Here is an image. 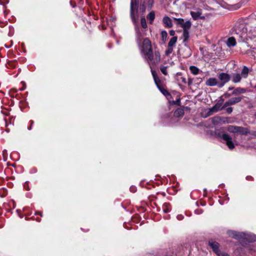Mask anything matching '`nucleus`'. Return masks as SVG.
<instances>
[{
  "mask_svg": "<svg viewBox=\"0 0 256 256\" xmlns=\"http://www.w3.org/2000/svg\"><path fill=\"white\" fill-rule=\"evenodd\" d=\"M163 120L167 123V125L172 126L178 121V120L172 113H169L164 116Z\"/></svg>",
  "mask_w": 256,
  "mask_h": 256,
  "instance_id": "nucleus-9",
  "label": "nucleus"
},
{
  "mask_svg": "<svg viewBox=\"0 0 256 256\" xmlns=\"http://www.w3.org/2000/svg\"><path fill=\"white\" fill-rule=\"evenodd\" d=\"M152 74L153 76L156 84V85L158 90L161 92L166 97L168 96H170V94L169 93V92L167 90L163 88L160 85V80L156 72L154 70H152Z\"/></svg>",
  "mask_w": 256,
  "mask_h": 256,
  "instance_id": "nucleus-5",
  "label": "nucleus"
},
{
  "mask_svg": "<svg viewBox=\"0 0 256 256\" xmlns=\"http://www.w3.org/2000/svg\"><path fill=\"white\" fill-rule=\"evenodd\" d=\"M256 38V28H252L248 33V38L252 39Z\"/></svg>",
  "mask_w": 256,
  "mask_h": 256,
  "instance_id": "nucleus-22",
  "label": "nucleus"
},
{
  "mask_svg": "<svg viewBox=\"0 0 256 256\" xmlns=\"http://www.w3.org/2000/svg\"><path fill=\"white\" fill-rule=\"evenodd\" d=\"M227 234L230 238L238 240H244V236H245V232H240L232 230H228L226 232Z\"/></svg>",
  "mask_w": 256,
  "mask_h": 256,
  "instance_id": "nucleus-8",
  "label": "nucleus"
},
{
  "mask_svg": "<svg viewBox=\"0 0 256 256\" xmlns=\"http://www.w3.org/2000/svg\"><path fill=\"white\" fill-rule=\"evenodd\" d=\"M219 202L220 203V204H223L222 203V202H220V200H219Z\"/></svg>",
  "mask_w": 256,
  "mask_h": 256,
  "instance_id": "nucleus-52",
  "label": "nucleus"
},
{
  "mask_svg": "<svg viewBox=\"0 0 256 256\" xmlns=\"http://www.w3.org/2000/svg\"><path fill=\"white\" fill-rule=\"evenodd\" d=\"M184 111L182 108L176 109L174 114V116H176V118H178V117H182L184 116Z\"/></svg>",
  "mask_w": 256,
  "mask_h": 256,
  "instance_id": "nucleus-25",
  "label": "nucleus"
},
{
  "mask_svg": "<svg viewBox=\"0 0 256 256\" xmlns=\"http://www.w3.org/2000/svg\"><path fill=\"white\" fill-rule=\"evenodd\" d=\"M202 206H205L206 204H202Z\"/></svg>",
  "mask_w": 256,
  "mask_h": 256,
  "instance_id": "nucleus-55",
  "label": "nucleus"
},
{
  "mask_svg": "<svg viewBox=\"0 0 256 256\" xmlns=\"http://www.w3.org/2000/svg\"><path fill=\"white\" fill-rule=\"evenodd\" d=\"M190 83H192V82H191V80H190L188 84H190Z\"/></svg>",
  "mask_w": 256,
  "mask_h": 256,
  "instance_id": "nucleus-53",
  "label": "nucleus"
},
{
  "mask_svg": "<svg viewBox=\"0 0 256 256\" xmlns=\"http://www.w3.org/2000/svg\"><path fill=\"white\" fill-rule=\"evenodd\" d=\"M206 84L210 86H217L218 87V82L216 78H210L206 80Z\"/></svg>",
  "mask_w": 256,
  "mask_h": 256,
  "instance_id": "nucleus-16",
  "label": "nucleus"
},
{
  "mask_svg": "<svg viewBox=\"0 0 256 256\" xmlns=\"http://www.w3.org/2000/svg\"><path fill=\"white\" fill-rule=\"evenodd\" d=\"M236 40H237V38H236V36H234L229 38L226 42V44L228 46L231 47V46H234L236 44Z\"/></svg>",
  "mask_w": 256,
  "mask_h": 256,
  "instance_id": "nucleus-19",
  "label": "nucleus"
},
{
  "mask_svg": "<svg viewBox=\"0 0 256 256\" xmlns=\"http://www.w3.org/2000/svg\"><path fill=\"white\" fill-rule=\"evenodd\" d=\"M224 102V99L222 98H220V99L217 102L218 104H220V106H222V104Z\"/></svg>",
  "mask_w": 256,
  "mask_h": 256,
  "instance_id": "nucleus-42",
  "label": "nucleus"
},
{
  "mask_svg": "<svg viewBox=\"0 0 256 256\" xmlns=\"http://www.w3.org/2000/svg\"><path fill=\"white\" fill-rule=\"evenodd\" d=\"M139 0H130V14L132 20L133 22H135L136 21L135 16H134V10L136 11L138 10V5Z\"/></svg>",
  "mask_w": 256,
  "mask_h": 256,
  "instance_id": "nucleus-10",
  "label": "nucleus"
},
{
  "mask_svg": "<svg viewBox=\"0 0 256 256\" xmlns=\"http://www.w3.org/2000/svg\"><path fill=\"white\" fill-rule=\"evenodd\" d=\"M238 126H228L227 127L226 130L232 133H236V128H238Z\"/></svg>",
  "mask_w": 256,
  "mask_h": 256,
  "instance_id": "nucleus-31",
  "label": "nucleus"
},
{
  "mask_svg": "<svg viewBox=\"0 0 256 256\" xmlns=\"http://www.w3.org/2000/svg\"><path fill=\"white\" fill-rule=\"evenodd\" d=\"M161 36L162 40H165L167 38L168 34L166 31L163 30L161 32Z\"/></svg>",
  "mask_w": 256,
  "mask_h": 256,
  "instance_id": "nucleus-37",
  "label": "nucleus"
},
{
  "mask_svg": "<svg viewBox=\"0 0 256 256\" xmlns=\"http://www.w3.org/2000/svg\"><path fill=\"white\" fill-rule=\"evenodd\" d=\"M232 94H230V93H228V92H226L224 94V96H226V97H230L231 96H232Z\"/></svg>",
  "mask_w": 256,
  "mask_h": 256,
  "instance_id": "nucleus-44",
  "label": "nucleus"
},
{
  "mask_svg": "<svg viewBox=\"0 0 256 256\" xmlns=\"http://www.w3.org/2000/svg\"><path fill=\"white\" fill-rule=\"evenodd\" d=\"M220 256H230L226 252H222Z\"/></svg>",
  "mask_w": 256,
  "mask_h": 256,
  "instance_id": "nucleus-45",
  "label": "nucleus"
},
{
  "mask_svg": "<svg viewBox=\"0 0 256 256\" xmlns=\"http://www.w3.org/2000/svg\"><path fill=\"white\" fill-rule=\"evenodd\" d=\"M33 122L32 121V122H31V125L33 124Z\"/></svg>",
  "mask_w": 256,
  "mask_h": 256,
  "instance_id": "nucleus-56",
  "label": "nucleus"
},
{
  "mask_svg": "<svg viewBox=\"0 0 256 256\" xmlns=\"http://www.w3.org/2000/svg\"><path fill=\"white\" fill-rule=\"evenodd\" d=\"M144 56L149 64L151 70H153L151 64L156 65L158 64L160 60V54L158 52H155L154 54L152 51Z\"/></svg>",
  "mask_w": 256,
  "mask_h": 256,
  "instance_id": "nucleus-4",
  "label": "nucleus"
},
{
  "mask_svg": "<svg viewBox=\"0 0 256 256\" xmlns=\"http://www.w3.org/2000/svg\"><path fill=\"white\" fill-rule=\"evenodd\" d=\"M212 122L214 124H217L221 122L228 123L226 120L220 116L213 117L212 118Z\"/></svg>",
  "mask_w": 256,
  "mask_h": 256,
  "instance_id": "nucleus-17",
  "label": "nucleus"
},
{
  "mask_svg": "<svg viewBox=\"0 0 256 256\" xmlns=\"http://www.w3.org/2000/svg\"><path fill=\"white\" fill-rule=\"evenodd\" d=\"M215 134L218 138H222L230 150L234 148V144L232 140V137L228 134L224 133L223 128L216 129Z\"/></svg>",
  "mask_w": 256,
  "mask_h": 256,
  "instance_id": "nucleus-2",
  "label": "nucleus"
},
{
  "mask_svg": "<svg viewBox=\"0 0 256 256\" xmlns=\"http://www.w3.org/2000/svg\"><path fill=\"white\" fill-rule=\"evenodd\" d=\"M140 49L142 52L144 56L152 51L151 42L148 38H144V40Z\"/></svg>",
  "mask_w": 256,
  "mask_h": 256,
  "instance_id": "nucleus-6",
  "label": "nucleus"
},
{
  "mask_svg": "<svg viewBox=\"0 0 256 256\" xmlns=\"http://www.w3.org/2000/svg\"><path fill=\"white\" fill-rule=\"evenodd\" d=\"M136 190V187L134 186H132L130 188V190L132 192H134Z\"/></svg>",
  "mask_w": 256,
  "mask_h": 256,
  "instance_id": "nucleus-41",
  "label": "nucleus"
},
{
  "mask_svg": "<svg viewBox=\"0 0 256 256\" xmlns=\"http://www.w3.org/2000/svg\"><path fill=\"white\" fill-rule=\"evenodd\" d=\"M190 15L194 20H197L198 18L202 19L204 18V16H201L202 12L201 10H198L196 12L191 11Z\"/></svg>",
  "mask_w": 256,
  "mask_h": 256,
  "instance_id": "nucleus-15",
  "label": "nucleus"
},
{
  "mask_svg": "<svg viewBox=\"0 0 256 256\" xmlns=\"http://www.w3.org/2000/svg\"><path fill=\"white\" fill-rule=\"evenodd\" d=\"M236 133L240 134L242 135H246L250 133V131L248 128L238 126V128H236Z\"/></svg>",
  "mask_w": 256,
  "mask_h": 256,
  "instance_id": "nucleus-18",
  "label": "nucleus"
},
{
  "mask_svg": "<svg viewBox=\"0 0 256 256\" xmlns=\"http://www.w3.org/2000/svg\"><path fill=\"white\" fill-rule=\"evenodd\" d=\"M162 208V210L164 213H168L171 210L170 205L168 203L164 204Z\"/></svg>",
  "mask_w": 256,
  "mask_h": 256,
  "instance_id": "nucleus-26",
  "label": "nucleus"
},
{
  "mask_svg": "<svg viewBox=\"0 0 256 256\" xmlns=\"http://www.w3.org/2000/svg\"><path fill=\"white\" fill-rule=\"evenodd\" d=\"M182 36L183 42H187L190 37L188 30H183Z\"/></svg>",
  "mask_w": 256,
  "mask_h": 256,
  "instance_id": "nucleus-28",
  "label": "nucleus"
},
{
  "mask_svg": "<svg viewBox=\"0 0 256 256\" xmlns=\"http://www.w3.org/2000/svg\"><path fill=\"white\" fill-rule=\"evenodd\" d=\"M147 3L148 6L149 8H151L154 2V0H145Z\"/></svg>",
  "mask_w": 256,
  "mask_h": 256,
  "instance_id": "nucleus-35",
  "label": "nucleus"
},
{
  "mask_svg": "<svg viewBox=\"0 0 256 256\" xmlns=\"http://www.w3.org/2000/svg\"><path fill=\"white\" fill-rule=\"evenodd\" d=\"M246 89L242 88H235L234 91L232 92V95H236L238 94H241L246 92Z\"/></svg>",
  "mask_w": 256,
  "mask_h": 256,
  "instance_id": "nucleus-24",
  "label": "nucleus"
},
{
  "mask_svg": "<svg viewBox=\"0 0 256 256\" xmlns=\"http://www.w3.org/2000/svg\"><path fill=\"white\" fill-rule=\"evenodd\" d=\"M226 107H224V106H221L220 104L216 103L212 108L209 109V111L208 112V116H210L212 114V112H218L222 110L225 108Z\"/></svg>",
  "mask_w": 256,
  "mask_h": 256,
  "instance_id": "nucleus-14",
  "label": "nucleus"
},
{
  "mask_svg": "<svg viewBox=\"0 0 256 256\" xmlns=\"http://www.w3.org/2000/svg\"><path fill=\"white\" fill-rule=\"evenodd\" d=\"M203 212V210L202 209H197L194 210V213L196 214H200Z\"/></svg>",
  "mask_w": 256,
  "mask_h": 256,
  "instance_id": "nucleus-38",
  "label": "nucleus"
},
{
  "mask_svg": "<svg viewBox=\"0 0 256 256\" xmlns=\"http://www.w3.org/2000/svg\"><path fill=\"white\" fill-rule=\"evenodd\" d=\"M208 244L212 249L213 251L218 256H220L221 253L219 250V244L218 242L214 241H209Z\"/></svg>",
  "mask_w": 256,
  "mask_h": 256,
  "instance_id": "nucleus-12",
  "label": "nucleus"
},
{
  "mask_svg": "<svg viewBox=\"0 0 256 256\" xmlns=\"http://www.w3.org/2000/svg\"><path fill=\"white\" fill-rule=\"evenodd\" d=\"M162 22L165 26L167 28H170L172 26V20L168 16H164L162 19Z\"/></svg>",
  "mask_w": 256,
  "mask_h": 256,
  "instance_id": "nucleus-20",
  "label": "nucleus"
},
{
  "mask_svg": "<svg viewBox=\"0 0 256 256\" xmlns=\"http://www.w3.org/2000/svg\"><path fill=\"white\" fill-rule=\"evenodd\" d=\"M38 214V213H37ZM38 214H40V216H42V212H38Z\"/></svg>",
  "mask_w": 256,
  "mask_h": 256,
  "instance_id": "nucleus-51",
  "label": "nucleus"
},
{
  "mask_svg": "<svg viewBox=\"0 0 256 256\" xmlns=\"http://www.w3.org/2000/svg\"><path fill=\"white\" fill-rule=\"evenodd\" d=\"M184 216L182 214H178L176 218L178 220H181L184 218Z\"/></svg>",
  "mask_w": 256,
  "mask_h": 256,
  "instance_id": "nucleus-40",
  "label": "nucleus"
},
{
  "mask_svg": "<svg viewBox=\"0 0 256 256\" xmlns=\"http://www.w3.org/2000/svg\"><path fill=\"white\" fill-rule=\"evenodd\" d=\"M177 41V37L173 36L172 38L168 44V46L173 47L176 44Z\"/></svg>",
  "mask_w": 256,
  "mask_h": 256,
  "instance_id": "nucleus-29",
  "label": "nucleus"
},
{
  "mask_svg": "<svg viewBox=\"0 0 256 256\" xmlns=\"http://www.w3.org/2000/svg\"><path fill=\"white\" fill-rule=\"evenodd\" d=\"M31 128H32V126H30L28 128V129L29 130H31Z\"/></svg>",
  "mask_w": 256,
  "mask_h": 256,
  "instance_id": "nucleus-50",
  "label": "nucleus"
},
{
  "mask_svg": "<svg viewBox=\"0 0 256 256\" xmlns=\"http://www.w3.org/2000/svg\"><path fill=\"white\" fill-rule=\"evenodd\" d=\"M70 4H71V6H72V8H74L76 6V4L75 3H73L72 2V1H70Z\"/></svg>",
  "mask_w": 256,
  "mask_h": 256,
  "instance_id": "nucleus-47",
  "label": "nucleus"
},
{
  "mask_svg": "<svg viewBox=\"0 0 256 256\" xmlns=\"http://www.w3.org/2000/svg\"><path fill=\"white\" fill-rule=\"evenodd\" d=\"M249 73V69L246 66H244L241 72V74L232 73L230 76L232 80L234 83H238L240 82L242 78H248Z\"/></svg>",
  "mask_w": 256,
  "mask_h": 256,
  "instance_id": "nucleus-3",
  "label": "nucleus"
},
{
  "mask_svg": "<svg viewBox=\"0 0 256 256\" xmlns=\"http://www.w3.org/2000/svg\"><path fill=\"white\" fill-rule=\"evenodd\" d=\"M243 240L248 242H256V235L251 232H245Z\"/></svg>",
  "mask_w": 256,
  "mask_h": 256,
  "instance_id": "nucleus-13",
  "label": "nucleus"
},
{
  "mask_svg": "<svg viewBox=\"0 0 256 256\" xmlns=\"http://www.w3.org/2000/svg\"><path fill=\"white\" fill-rule=\"evenodd\" d=\"M136 42L138 45H140L142 40V34L138 26H136Z\"/></svg>",
  "mask_w": 256,
  "mask_h": 256,
  "instance_id": "nucleus-21",
  "label": "nucleus"
},
{
  "mask_svg": "<svg viewBox=\"0 0 256 256\" xmlns=\"http://www.w3.org/2000/svg\"><path fill=\"white\" fill-rule=\"evenodd\" d=\"M170 36H174V34H175V32L174 30H171L170 32Z\"/></svg>",
  "mask_w": 256,
  "mask_h": 256,
  "instance_id": "nucleus-46",
  "label": "nucleus"
},
{
  "mask_svg": "<svg viewBox=\"0 0 256 256\" xmlns=\"http://www.w3.org/2000/svg\"><path fill=\"white\" fill-rule=\"evenodd\" d=\"M190 72L192 74H195V75L198 74L199 72V70H200L197 67H196L195 66H190Z\"/></svg>",
  "mask_w": 256,
  "mask_h": 256,
  "instance_id": "nucleus-30",
  "label": "nucleus"
},
{
  "mask_svg": "<svg viewBox=\"0 0 256 256\" xmlns=\"http://www.w3.org/2000/svg\"><path fill=\"white\" fill-rule=\"evenodd\" d=\"M234 89V87H229L228 90H231Z\"/></svg>",
  "mask_w": 256,
  "mask_h": 256,
  "instance_id": "nucleus-48",
  "label": "nucleus"
},
{
  "mask_svg": "<svg viewBox=\"0 0 256 256\" xmlns=\"http://www.w3.org/2000/svg\"><path fill=\"white\" fill-rule=\"evenodd\" d=\"M173 50V48L172 46H168V49L166 50L165 54L166 56H168L170 54Z\"/></svg>",
  "mask_w": 256,
  "mask_h": 256,
  "instance_id": "nucleus-36",
  "label": "nucleus"
},
{
  "mask_svg": "<svg viewBox=\"0 0 256 256\" xmlns=\"http://www.w3.org/2000/svg\"><path fill=\"white\" fill-rule=\"evenodd\" d=\"M174 20L176 22V24L177 25H180V26L183 24L184 20L181 18H174Z\"/></svg>",
  "mask_w": 256,
  "mask_h": 256,
  "instance_id": "nucleus-32",
  "label": "nucleus"
},
{
  "mask_svg": "<svg viewBox=\"0 0 256 256\" xmlns=\"http://www.w3.org/2000/svg\"><path fill=\"white\" fill-rule=\"evenodd\" d=\"M230 32L232 35L236 36L238 42H246L248 40L247 28L244 23L236 22Z\"/></svg>",
  "mask_w": 256,
  "mask_h": 256,
  "instance_id": "nucleus-1",
  "label": "nucleus"
},
{
  "mask_svg": "<svg viewBox=\"0 0 256 256\" xmlns=\"http://www.w3.org/2000/svg\"><path fill=\"white\" fill-rule=\"evenodd\" d=\"M218 78L220 80L218 82V88H221L224 86V85L230 81V76L224 72H222L218 75Z\"/></svg>",
  "mask_w": 256,
  "mask_h": 256,
  "instance_id": "nucleus-7",
  "label": "nucleus"
},
{
  "mask_svg": "<svg viewBox=\"0 0 256 256\" xmlns=\"http://www.w3.org/2000/svg\"><path fill=\"white\" fill-rule=\"evenodd\" d=\"M167 68L168 67L165 66H160V67L161 72L164 75L168 74Z\"/></svg>",
  "mask_w": 256,
  "mask_h": 256,
  "instance_id": "nucleus-34",
  "label": "nucleus"
},
{
  "mask_svg": "<svg viewBox=\"0 0 256 256\" xmlns=\"http://www.w3.org/2000/svg\"><path fill=\"white\" fill-rule=\"evenodd\" d=\"M140 21H141L142 26L144 28H147V24L146 22V18L144 17H142L141 18Z\"/></svg>",
  "mask_w": 256,
  "mask_h": 256,
  "instance_id": "nucleus-33",
  "label": "nucleus"
},
{
  "mask_svg": "<svg viewBox=\"0 0 256 256\" xmlns=\"http://www.w3.org/2000/svg\"><path fill=\"white\" fill-rule=\"evenodd\" d=\"M155 18V14L154 12H151L148 16L147 19L150 21V24H152Z\"/></svg>",
  "mask_w": 256,
  "mask_h": 256,
  "instance_id": "nucleus-27",
  "label": "nucleus"
},
{
  "mask_svg": "<svg viewBox=\"0 0 256 256\" xmlns=\"http://www.w3.org/2000/svg\"><path fill=\"white\" fill-rule=\"evenodd\" d=\"M182 82L184 83H186V80L185 78H182Z\"/></svg>",
  "mask_w": 256,
  "mask_h": 256,
  "instance_id": "nucleus-49",
  "label": "nucleus"
},
{
  "mask_svg": "<svg viewBox=\"0 0 256 256\" xmlns=\"http://www.w3.org/2000/svg\"><path fill=\"white\" fill-rule=\"evenodd\" d=\"M202 206H205L206 204H202Z\"/></svg>",
  "mask_w": 256,
  "mask_h": 256,
  "instance_id": "nucleus-54",
  "label": "nucleus"
},
{
  "mask_svg": "<svg viewBox=\"0 0 256 256\" xmlns=\"http://www.w3.org/2000/svg\"><path fill=\"white\" fill-rule=\"evenodd\" d=\"M242 96L232 97L226 101L224 104V107H228L230 106L236 104L240 102L242 100Z\"/></svg>",
  "mask_w": 256,
  "mask_h": 256,
  "instance_id": "nucleus-11",
  "label": "nucleus"
},
{
  "mask_svg": "<svg viewBox=\"0 0 256 256\" xmlns=\"http://www.w3.org/2000/svg\"><path fill=\"white\" fill-rule=\"evenodd\" d=\"M246 180H253V178L251 176H247L246 177Z\"/></svg>",
  "mask_w": 256,
  "mask_h": 256,
  "instance_id": "nucleus-43",
  "label": "nucleus"
},
{
  "mask_svg": "<svg viewBox=\"0 0 256 256\" xmlns=\"http://www.w3.org/2000/svg\"><path fill=\"white\" fill-rule=\"evenodd\" d=\"M192 26V22L190 20H187L186 22H184L183 24L181 26L183 30H188Z\"/></svg>",
  "mask_w": 256,
  "mask_h": 256,
  "instance_id": "nucleus-23",
  "label": "nucleus"
},
{
  "mask_svg": "<svg viewBox=\"0 0 256 256\" xmlns=\"http://www.w3.org/2000/svg\"><path fill=\"white\" fill-rule=\"evenodd\" d=\"M232 110L233 108L232 107H228L226 108V112L228 114H231L232 112Z\"/></svg>",
  "mask_w": 256,
  "mask_h": 256,
  "instance_id": "nucleus-39",
  "label": "nucleus"
}]
</instances>
